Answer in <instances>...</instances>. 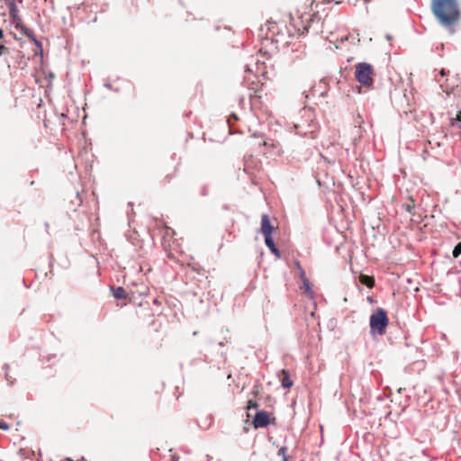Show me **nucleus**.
I'll use <instances>...</instances> for the list:
<instances>
[{
  "label": "nucleus",
  "mask_w": 461,
  "mask_h": 461,
  "mask_svg": "<svg viewBox=\"0 0 461 461\" xmlns=\"http://www.w3.org/2000/svg\"><path fill=\"white\" fill-rule=\"evenodd\" d=\"M432 12L441 24L450 26L460 18L457 0H432Z\"/></svg>",
  "instance_id": "f257e3e1"
},
{
  "label": "nucleus",
  "mask_w": 461,
  "mask_h": 461,
  "mask_svg": "<svg viewBox=\"0 0 461 461\" xmlns=\"http://www.w3.org/2000/svg\"><path fill=\"white\" fill-rule=\"evenodd\" d=\"M388 323L387 312L383 308H377L369 318L370 332L373 335L383 336L386 332Z\"/></svg>",
  "instance_id": "f03ea898"
},
{
  "label": "nucleus",
  "mask_w": 461,
  "mask_h": 461,
  "mask_svg": "<svg viewBox=\"0 0 461 461\" xmlns=\"http://www.w3.org/2000/svg\"><path fill=\"white\" fill-rule=\"evenodd\" d=\"M373 67L368 63L360 62L356 66L355 77L363 86L370 87L373 86Z\"/></svg>",
  "instance_id": "7ed1b4c3"
},
{
  "label": "nucleus",
  "mask_w": 461,
  "mask_h": 461,
  "mask_svg": "<svg viewBox=\"0 0 461 461\" xmlns=\"http://www.w3.org/2000/svg\"><path fill=\"white\" fill-rule=\"evenodd\" d=\"M304 113H307L308 120L303 122L302 123H294V128L296 130L295 133L301 136H306L309 132L312 133L315 128V122L312 119H311L312 116V112L310 110H305Z\"/></svg>",
  "instance_id": "20e7f679"
},
{
  "label": "nucleus",
  "mask_w": 461,
  "mask_h": 461,
  "mask_svg": "<svg viewBox=\"0 0 461 461\" xmlns=\"http://www.w3.org/2000/svg\"><path fill=\"white\" fill-rule=\"evenodd\" d=\"M321 21V17L318 13L312 14L304 25L303 30L307 32H312L314 34H318L320 32H321L322 26Z\"/></svg>",
  "instance_id": "39448f33"
},
{
  "label": "nucleus",
  "mask_w": 461,
  "mask_h": 461,
  "mask_svg": "<svg viewBox=\"0 0 461 461\" xmlns=\"http://www.w3.org/2000/svg\"><path fill=\"white\" fill-rule=\"evenodd\" d=\"M252 423L255 429L267 427L270 424L268 412L266 411H258L253 419Z\"/></svg>",
  "instance_id": "423d86ee"
},
{
  "label": "nucleus",
  "mask_w": 461,
  "mask_h": 461,
  "mask_svg": "<svg viewBox=\"0 0 461 461\" xmlns=\"http://www.w3.org/2000/svg\"><path fill=\"white\" fill-rule=\"evenodd\" d=\"M274 227L270 223V220L267 214L261 216V232L264 238L272 237Z\"/></svg>",
  "instance_id": "0eeeda50"
},
{
  "label": "nucleus",
  "mask_w": 461,
  "mask_h": 461,
  "mask_svg": "<svg viewBox=\"0 0 461 461\" xmlns=\"http://www.w3.org/2000/svg\"><path fill=\"white\" fill-rule=\"evenodd\" d=\"M20 31L28 38H30L40 50H42V43L35 37L32 29L23 26L20 29Z\"/></svg>",
  "instance_id": "6e6552de"
},
{
  "label": "nucleus",
  "mask_w": 461,
  "mask_h": 461,
  "mask_svg": "<svg viewBox=\"0 0 461 461\" xmlns=\"http://www.w3.org/2000/svg\"><path fill=\"white\" fill-rule=\"evenodd\" d=\"M265 239V244L269 249L271 253H273L276 257L280 258L281 254L279 249L276 248L273 237H267Z\"/></svg>",
  "instance_id": "1a4fd4ad"
},
{
  "label": "nucleus",
  "mask_w": 461,
  "mask_h": 461,
  "mask_svg": "<svg viewBox=\"0 0 461 461\" xmlns=\"http://www.w3.org/2000/svg\"><path fill=\"white\" fill-rule=\"evenodd\" d=\"M282 378H281V385L284 388H291L293 386V381L290 378V373L286 369H283L281 371Z\"/></svg>",
  "instance_id": "9d476101"
},
{
  "label": "nucleus",
  "mask_w": 461,
  "mask_h": 461,
  "mask_svg": "<svg viewBox=\"0 0 461 461\" xmlns=\"http://www.w3.org/2000/svg\"><path fill=\"white\" fill-rule=\"evenodd\" d=\"M110 289L113 292V295L116 299H125L127 297V293H126L125 289L122 286H118V287L111 286Z\"/></svg>",
  "instance_id": "9b49d317"
},
{
  "label": "nucleus",
  "mask_w": 461,
  "mask_h": 461,
  "mask_svg": "<svg viewBox=\"0 0 461 461\" xmlns=\"http://www.w3.org/2000/svg\"><path fill=\"white\" fill-rule=\"evenodd\" d=\"M6 4L8 5L10 17H15V15L19 14V10L15 4V0H6Z\"/></svg>",
  "instance_id": "f8f14e48"
},
{
  "label": "nucleus",
  "mask_w": 461,
  "mask_h": 461,
  "mask_svg": "<svg viewBox=\"0 0 461 461\" xmlns=\"http://www.w3.org/2000/svg\"><path fill=\"white\" fill-rule=\"evenodd\" d=\"M295 265L299 270V273H300V276L303 282V285L306 288V290H311V285H310V283L309 281L307 280V278L305 277V273H304V270L303 269L301 264L298 262V261H295Z\"/></svg>",
  "instance_id": "ddd939ff"
},
{
  "label": "nucleus",
  "mask_w": 461,
  "mask_h": 461,
  "mask_svg": "<svg viewBox=\"0 0 461 461\" xmlns=\"http://www.w3.org/2000/svg\"><path fill=\"white\" fill-rule=\"evenodd\" d=\"M10 19L12 20L13 23H14V27L16 30H20L22 27L24 26L22 18L20 17L19 14L15 15V17H10Z\"/></svg>",
  "instance_id": "4468645a"
},
{
  "label": "nucleus",
  "mask_w": 461,
  "mask_h": 461,
  "mask_svg": "<svg viewBox=\"0 0 461 461\" xmlns=\"http://www.w3.org/2000/svg\"><path fill=\"white\" fill-rule=\"evenodd\" d=\"M287 450H288V448L286 446H283L278 449L277 455L282 456V459H283L282 461H288V457L286 455Z\"/></svg>",
  "instance_id": "2eb2a0df"
},
{
  "label": "nucleus",
  "mask_w": 461,
  "mask_h": 461,
  "mask_svg": "<svg viewBox=\"0 0 461 461\" xmlns=\"http://www.w3.org/2000/svg\"><path fill=\"white\" fill-rule=\"evenodd\" d=\"M461 255V242H458L453 249L452 256L454 258H457Z\"/></svg>",
  "instance_id": "dca6fc26"
},
{
  "label": "nucleus",
  "mask_w": 461,
  "mask_h": 461,
  "mask_svg": "<svg viewBox=\"0 0 461 461\" xmlns=\"http://www.w3.org/2000/svg\"><path fill=\"white\" fill-rule=\"evenodd\" d=\"M451 126L461 130V118H453L450 122Z\"/></svg>",
  "instance_id": "f3484780"
},
{
  "label": "nucleus",
  "mask_w": 461,
  "mask_h": 461,
  "mask_svg": "<svg viewBox=\"0 0 461 461\" xmlns=\"http://www.w3.org/2000/svg\"><path fill=\"white\" fill-rule=\"evenodd\" d=\"M200 194L201 195L203 196H207L208 194H209V185H204L201 187V190H200Z\"/></svg>",
  "instance_id": "a211bd4d"
},
{
  "label": "nucleus",
  "mask_w": 461,
  "mask_h": 461,
  "mask_svg": "<svg viewBox=\"0 0 461 461\" xmlns=\"http://www.w3.org/2000/svg\"><path fill=\"white\" fill-rule=\"evenodd\" d=\"M258 407V404L257 403V402L252 401V400H249V401L248 402V406H247V408H248L249 410H250V409H257Z\"/></svg>",
  "instance_id": "6ab92c4d"
},
{
  "label": "nucleus",
  "mask_w": 461,
  "mask_h": 461,
  "mask_svg": "<svg viewBox=\"0 0 461 461\" xmlns=\"http://www.w3.org/2000/svg\"><path fill=\"white\" fill-rule=\"evenodd\" d=\"M5 380L7 381V383H8L10 385H13V384H14V380L12 379L11 375H9V372H5Z\"/></svg>",
  "instance_id": "aec40b11"
},
{
  "label": "nucleus",
  "mask_w": 461,
  "mask_h": 461,
  "mask_svg": "<svg viewBox=\"0 0 461 461\" xmlns=\"http://www.w3.org/2000/svg\"><path fill=\"white\" fill-rule=\"evenodd\" d=\"M354 122H355L356 126H358L359 128L361 127V123L363 122V120L359 114L357 116V118H355Z\"/></svg>",
  "instance_id": "412c9836"
},
{
  "label": "nucleus",
  "mask_w": 461,
  "mask_h": 461,
  "mask_svg": "<svg viewBox=\"0 0 461 461\" xmlns=\"http://www.w3.org/2000/svg\"><path fill=\"white\" fill-rule=\"evenodd\" d=\"M0 429H3L5 430L8 429H9V426L6 422H4V421H1L0 420Z\"/></svg>",
  "instance_id": "4be33fe9"
},
{
  "label": "nucleus",
  "mask_w": 461,
  "mask_h": 461,
  "mask_svg": "<svg viewBox=\"0 0 461 461\" xmlns=\"http://www.w3.org/2000/svg\"><path fill=\"white\" fill-rule=\"evenodd\" d=\"M258 387H259V384H255V385H254V387H253V391H252V393H253V394H254L255 396H258Z\"/></svg>",
  "instance_id": "5701e85b"
},
{
  "label": "nucleus",
  "mask_w": 461,
  "mask_h": 461,
  "mask_svg": "<svg viewBox=\"0 0 461 461\" xmlns=\"http://www.w3.org/2000/svg\"><path fill=\"white\" fill-rule=\"evenodd\" d=\"M439 74H440L441 77H446L448 74V71H447L446 69L442 68L439 71Z\"/></svg>",
  "instance_id": "b1692460"
},
{
  "label": "nucleus",
  "mask_w": 461,
  "mask_h": 461,
  "mask_svg": "<svg viewBox=\"0 0 461 461\" xmlns=\"http://www.w3.org/2000/svg\"><path fill=\"white\" fill-rule=\"evenodd\" d=\"M7 50L8 49L5 45H0V56Z\"/></svg>",
  "instance_id": "393cba45"
},
{
  "label": "nucleus",
  "mask_w": 461,
  "mask_h": 461,
  "mask_svg": "<svg viewBox=\"0 0 461 461\" xmlns=\"http://www.w3.org/2000/svg\"><path fill=\"white\" fill-rule=\"evenodd\" d=\"M406 211L409 212H411V210L413 209V205L408 203L406 204Z\"/></svg>",
  "instance_id": "a878e982"
},
{
  "label": "nucleus",
  "mask_w": 461,
  "mask_h": 461,
  "mask_svg": "<svg viewBox=\"0 0 461 461\" xmlns=\"http://www.w3.org/2000/svg\"><path fill=\"white\" fill-rule=\"evenodd\" d=\"M3 369L5 370V372H9V369H10V366L8 364H5L4 366H3Z\"/></svg>",
  "instance_id": "bb28decb"
},
{
  "label": "nucleus",
  "mask_w": 461,
  "mask_h": 461,
  "mask_svg": "<svg viewBox=\"0 0 461 461\" xmlns=\"http://www.w3.org/2000/svg\"><path fill=\"white\" fill-rule=\"evenodd\" d=\"M178 458H179V457H178L177 456L173 455V456H171V461H178Z\"/></svg>",
  "instance_id": "cd10ccee"
},
{
  "label": "nucleus",
  "mask_w": 461,
  "mask_h": 461,
  "mask_svg": "<svg viewBox=\"0 0 461 461\" xmlns=\"http://www.w3.org/2000/svg\"><path fill=\"white\" fill-rule=\"evenodd\" d=\"M326 95H327V91H326V90H324V91H322V92H321V93H320V96H321V97H324V96H326Z\"/></svg>",
  "instance_id": "c85d7f7f"
},
{
  "label": "nucleus",
  "mask_w": 461,
  "mask_h": 461,
  "mask_svg": "<svg viewBox=\"0 0 461 461\" xmlns=\"http://www.w3.org/2000/svg\"><path fill=\"white\" fill-rule=\"evenodd\" d=\"M104 86L108 89H113L111 83H105Z\"/></svg>",
  "instance_id": "c756f323"
},
{
  "label": "nucleus",
  "mask_w": 461,
  "mask_h": 461,
  "mask_svg": "<svg viewBox=\"0 0 461 461\" xmlns=\"http://www.w3.org/2000/svg\"><path fill=\"white\" fill-rule=\"evenodd\" d=\"M4 38V32L0 29V40Z\"/></svg>",
  "instance_id": "7c9ffc66"
},
{
  "label": "nucleus",
  "mask_w": 461,
  "mask_h": 461,
  "mask_svg": "<svg viewBox=\"0 0 461 461\" xmlns=\"http://www.w3.org/2000/svg\"><path fill=\"white\" fill-rule=\"evenodd\" d=\"M386 39H387L388 41H391V40H392V36L388 34V35H386Z\"/></svg>",
  "instance_id": "2f4dec72"
},
{
  "label": "nucleus",
  "mask_w": 461,
  "mask_h": 461,
  "mask_svg": "<svg viewBox=\"0 0 461 461\" xmlns=\"http://www.w3.org/2000/svg\"><path fill=\"white\" fill-rule=\"evenodd\" d=\"M44 225H45V228H46V229H48V228L50 227L49 222H45V224H44Z\"/></svg>",
  "instance_id": "473e14b6"
},
{
  "label": "nucleus",
  "mask_w": 461,
  "mask_h": 461,
  "mask_svg": "<svg viewBox=\"0 0 461 461\" xmlns=\"http://www.w3.org/2000/svg\"><path fill=\"white\" fill-rule=\"evenodd\" d=\"M153 303H154L155 304H158L159 302H158V299H154Z\"/></svg>",
  "instance_id": "72a5a7b5"
},
{
  "label": "nucleus",
  "mask_w": 461,
  "mask_h": 461,
  "mask_svg": "<svg viewBox=\"0 0 461 461\" xmlns=\"http://www.w3.org/2000/svg\"><path fill=\"white\" fill-rule=\"evenodd\" d=\"M80 461H86V460H85V458H84V457H82Z\"/></svg>",
  "instance_id": "f704fd0d"
}]
</instances>
